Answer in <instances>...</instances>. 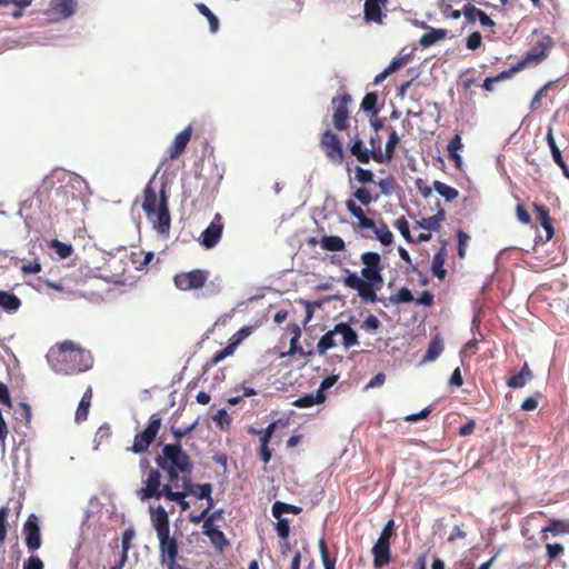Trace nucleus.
<instances>
[{"label":"nucleus","mask_w":569,"mask_h":569,"mask_svg":"<svg viewBox=\"0 0 569 569\" xmlns=\"http://www.w3.org/2000/svg\"><path fill=\"white\" fill-rule=\"evenodd\" d=\"M360 260L363 264L362 279L352 272L343 279V284L356 290L363 301L375 303L378 300L377 290L383 284L381 257L377 252L367 251L361 254Z\"/></svg>","instance_id":"f257e3e1"},{"label":"nucleus","mask_w":569,"mask_h":569,"mask_svg":"<svg viewBox=\"0 0 569 569\" xmlns=\"http://www.w3.org/2000/svg\"><path fill=\"white\" fill-rule=\"evenodd\" d=\"M47 359L57 373L73 375L89 370L93 359L90 351L79 347L70 340L52 347Z\"/></svg>","instance_id":"f03ea898"},{"label":"nucleus","mask_w":569,"mask_h":569,"mask_svg":"<svg viewBox=\"0 0 569 569\" xmlns=\"http://www.w3.org/2000/svg\"><path fill=\"white\" fill-rule=\"evenodd\" d=\"M159 469L168 475L169 482L177 485L180 475H190L193 468L189 455L183 451L181 443H167L154 459Z\"/></svg>","instance_id":"7ed1b4c3"},{"label":"nucleus","mask_w":569,"mask_h":569,"mask_svg":"<svg viewBox=\"0 0 569 569\" xmlns=\"http://www.w3.org/2000/svg\"><path fill=\"white\" fill-rule=\"evenodd\" d=\"M161 469H149L142 473V487L137 491V496L141 501L150 499H161L164 493V488H168L169 483L161 482Z\"/></svg>","instance_id":"20e7f679"},{"label":"nucleus","mask_w":569,"mask_h":569,"mask_svg":"<svg viewBox=\"0 0 569 569\" xmlns=\"http://www.w3.org/2000/svg\"><path fill=\"white\" fill-rule=\"evenodd\" d=\"M161 418L158 413L151 415L147 427L141 432L136 435L133 443L130 448H128V450L133 453L146 452L151 443L156 440L161 429Z\"/></svg>","instance_id":"39448f33"},{"label":"nucleus","mask_w":569,"mask_h":569,"mask_svg":"<svg viewBox=\"0 0 569 569\" xmlns=\"http://www.w3.org/2000/svg\"><path fill=\"white\" fill-rule=\"evenodd\" d=\"M210 272L204 269H193L174 274L173 283L181 291L202 289L208 281Z\"/></svg>","instance_id":"423d86ee"},{"label":"nucleus","mask_w":569,"mask_h":569,"mask_svg":"<svg viewBox=\"0 0 569 569\" xmlns=\"http://www.w3.org/2000/svg\"><path fill=\"white\" fill-rule=\"evenodd\" d=\"M320 147L326 157L335 164H341L345 160V151L339 137L331 130H326L320 138Z\"/></svg>","instance_id":"0eeeda50"},{"label":"nucleus","mask_w":569,"mask_h":569,"mask_svg":"<svg viewBox=\"0 0 569 569\" xmlns=\"http://www.w3.org/2000/svg\"><path fill=\"white\" fill-rule=\"evenodd\" d=\"M223 229V218L220 213H216L210 224L201 232L198 239L199 244L207 250L213 249L220 242Z\"/></svg>","instance_id":"6e6552de"},{"label":"nucleus","mask_w":569,"mask_h":569,"mask_svg":"<svg viewBox=\"0 0 569 569\" xmlns=\"http://www.w3.org/2000/svg\"><path fill=\"white\" fill-rule=\"evenodd\" d=\"M553 41L550 36H543L537 41L520 60L523 68L530 64H538L548 57L549 50L552 48Z\"/></svg>","instance_id":"1a4fd4ad"},{"label":"nucleus","mask_w":569,"mask_h":569,"mask_svg":"<svg viewBox=\"0 0 569 569\" xmlns=\"http://www.w3.org/2000/svg\"><path fill=\"white\" fill-rule=\"evenodd\" d=\"M161 563H166L169 569H173L178 557V542L176 538L170 537V531L158 535Z\"/></svg>","instance_id":"9d476101"},{"label":"nucleus","mask_w":569,"mask_h":569,"mask_svg":"<svg viewBox=\"0 0 569 569\" xmlns=\"http://www.w3.org/2000/svg\"><path fill=\"white\" fill-rule=\"evenodd\" d=\"M350 102L351 97L348 93L332 98V104L335 106L332 122L333 127L339 131H343L349 128L348 104Z\"/></svg>","instance_id":"9b49d317"},{"label":"nucleus","mask_w":569,"mask_h":569,"mask_svg":"<svg viewBox=\"0 0 569 569\" xmlns=\"http://www.w3.org/2000/svg\"><path fill=\"white\" fill-rule=\"evenodd\" d=\"M153 223V228L160 234H168L171 226V218L168 208V199L164 190L162 189L160 192L158 209L156 210V214L152 219H150Z\"/></svg>","instance_id":"f8f14e48"},{"label":"nucleus","mask_w":569,"mask_h":569,"mask_svg":"<svg viewBox=\"0 0 569 569\" xmlns=\"http://www.w3.org/2000/svg\"><path fill=\"white\" fill-rule=\"evenodd\" d=\"M23 533L26 546L30 551H34L41 547L42 540L40 535L39 518L34 513L28 516L23 525Z\"/></svg>","instance_id":"ddd939ff"},{"label":"nucleus","mask_w":569,"mask_h":569,"mask_svg":"<svg viewBox=\"0 0 569 569\" xmlns=\"http://www.w3.org/2000/svg\"><path fill=\"white\" fill-rule=\"evenodd\" d=\"M399 142L400 137L392 130L388 136L385 150H376L373 161L377 163H390L396 156V149Z\"/></svg>","instance_id":"4468645a"},{"label":"nucleus","mask_w":569,"mask_h":569,"mask_svg":"<svg viewBox=\"0 0 569 569\" xmlns=\"http://www.w3.org/2000/svg\"><path fill=\"white\" fill-rule=\"evenodd\" d=\"M192 128L191 126H187L181 132H179L174 139L172 144L168 148L167 154L169 160L177 159L180 154H182L191 139Z\"/></svg>","instance_id":"2eb2a0df"},{"label":"nucleus","mask_w":569,"mask_h":569,"mask_svg":"<svg viewBox=\"0 0 569 569\" xmlns=\"http://www.w3.org/2000/svg\"><path fill=\"white\" fill-rule=\"evenodd\" d=\"M212 493V486L211 483H202V485H196L194 492L192 493L198 499H206L208 501V507L203 509L200 515L198 516H190V521L193 523H199L202 521V519L210 512L211 508L213 507V499L211 497Z\"/></svg>","instance_id":"dca6fc26"},{"label":"nucleus","mask_w":569,"mask_h":569,"mask_svg":"<svg viewBox=\"0 0 569 569\" xmlns=\"http://www.w3.org/2000/svg\"><path fill=\"white\" fill-rule=\"evenodd\" d=\"M373 556V567L383 568L391 560V545L377 540L371 549Z\"/></svg>","instance_id":"f3484780"},{"label":"nucleus","mask_w":569,"mask_h":569,"mask_svg":"<svg viewBox=\"0 0 569 569\" xmlns=\"http://www.w3.org/2000/svg\"><path fill=\"white\" fill-rule=\"evenodd\" d=\"M388 3V0H366L363 6L365 19L376 23H382L385 14L382 8Z\"/></svg>","instance_id":"a211bd4d"},{"label":"nucleus","mask_w":569,"mask_h":569,"mask_svg":"<svg viewBox=\"0 0 569 569\" xmlns=\"http://www.w3.org/2000/svg\"><path fill=\"white\" fill-rule=\"evenodd\" d=\"M152 526L158 535L170 531L168 512L162 506L150 507Z\"/></svg>","instance_id":"6ab92c4d"},{"label":"nucleus","mask_w":569,"mask_h":569,"mask_svg":"<svg viewBox=\"0 0 569 569\" xmlns=\"http://www.w3.org/2000/svg\"><path fill=\"white\" fill-rule=\"evenodd\" d=\"M159 200L157 192L152 186V181H149L143 189L142 209L146 212L148 219H152L158 209Z\"/></svg>","instance_id":"aec40b11"},{"label":"nucleus","mask_w":569,"mask_h":569,"mask_svg":"<svg viewBox=\"0 0 569 569\" xmlns=\"http://www.w3.org/2000/svg\"><path fill=\"white\" fill-rule=\"evenodd\" d=\"M347 210L358 219V228L363 229H375L377 223L373 219L368 218L360 206H358L355 200L349 199L346 201Z\"/></svg>","instance_id":"412c9836"},{"label":"nucleus","mask_w":569,"mask_h":569,"mask_svg":"<svg viewBox=\"0 0 569 569\" xmlns=\"http://www.w3.org/2000/svg\"><path fill=\"white\" fill-rule=\"evenodd\" d=\"M349 151L357 159V161L362 164L369 163L371 159L373 160L376 153L366 148L362 139L360 138H355L351 140L349 144Z\"/></svg>","instance_id":"4be33fe9"},{"label":"nucleus","mask_w":569,"mask_h":569,"mask_svg":"<svg viewBox=\"0 0 569 569\" xmlns=\"http://www.w3.org/2000/svg\"><path fill=\"white\" fill-rule=\"evenodd\" d=\"M532 209L538 216V220L540 221L541 227L546 231L547 240H551L555 236V229L552 226V219L549 214V210L546 206L540 204L538 202L532 203Z\"/></svg>","instance_id":"5701e85b"},{"label":"nucleus","mask_w":569,"mask_h":569,"mask_svg":"<svg viewBox=\"0 0 569 569\" xmlns=\"http://www.w3.org/2000/svg\"><path fill=\"white\" fill-rule=\"evenodd\" d=\"M288 330L292 332V338L290 340V348L288 352L282 353L281 357H284L287 355H296L299 353L302 357H311L313 355L312 350L305 351L301 346H299V339L301 337V329L298 323H289Z\"/></svg>","instance_id":"b1692460"},{"label":"nucleus","mask_w":569,"mask_h":569,"mask_svg":"<svg viewBox=\"0 0 569 569\" xmlns=\"http://www.w3.org/2000/svg\"><path fill=\"white\" fill-rule=\"evenodd\" d=\"M533 378V372L530 369L528 362H525L521 370L512 372L507 380V386L512 389L522 388Z\"/></svg>","instance_id":"393cba45"},{"label":"nucleus","mask_w":569,"mask_h":569,"mask_svg":"<svg viewBox=\"0 0 569 569\" xmlns=\"http://www.w3.org/2000/svg\"><path fill=\"white\" fill-rule=\"evenodd\" d=\"M77 9V0H51L50 11L61 19L71 17Z\"/></svg>","instance_id":"a878e982"},{"label":"nucleus","mask_w":569,"mask_h":569,"mask_svg":"<svg viewBox=\"0 0 569 569\" xmlns=\"http://www.w3.org/2000/svg\"><path fill=\"white\" fill-rule=\"evenodd\" d=\"M540 533L543 541L548 539V533L553 537L569 533V520L550 519L549 523L541 528Z\"/></svg>","instance_id":"bb28decb"},{"label":"nucleus","mask_w":569,"mask_h":569,"mask_svg":"<svg viewBox=\"0 0 569 569\" xmlns=\"http://www.w3.org/2000/svg\"><path fill=\"white\" fill-rule=\"evenodd\" d=\"M447 257L448 252L445 242L442 247L439 248L438 251L435 253L431 263V271L433 276L437 277L439 280H445L447 276V270L445 269Z\"/></svg>","instance_id":"cd10ccee"},{"label":"nucleus","mask_w":569,"mask_h":569,"mask_svg":"<svg viewBox=\"0 0 569 569\" xmlns=\"http://www.w3.org/2000/svg\"><path fill=\"white\" fill-rule=\"evenodd\" d=\"M133 529L129 528L123 531L121 539V553L119 560L110 569H123L124 565L128 561V552L130 550L131 540L133 539Z\"/></svg>","instance_id":"c85d7f7f"},{"label":"nucleus","mask_w":569,"mask_h":569,"mask_svg":"<svg viewBox=\"0 0 569 569\" xmlns=\"http://www.w3.org/2000/svg\"><path fill=\"white\" fill-rule=\"evenodd\" d=\"M335 332L342 336V345L346 349L359 345L357 332L348 323H337L335 326Z\"/></svg>","instance_id":"c756f323"},{"label":"nucleus","mask_w":569,"mask_h":569,"mask_svg":"<svg viewBox=\"0 0 569 569\" xmlns=\"http://www.w3.org/2000/svg\"><path fill=\"white\" fill-rule=\"evenodd\" d=\"M463 13L468 20H478L482 27H495L496 24L495 21L485 11L473 6L465 7Z\"/></svg>","instance_id":"7c9ffc66"},{"label":"nucleus","mask_w":569,"mask_h":569,"mask_svg":"<svg viewBox=\"0 0 569 569\" xmlns=\"http://www.w3.org/2000/svg\"><path fill=\"white\" fill-rule=\"evenodd\" d=\"M21 307V300L14 293L0 290V308L12 313Z\"/></svg>","instance_id":"2f4dec72"},{"label":"nucleus","mask_w":569,"mask_h":569,"mask_svg":"<svg viewBox=\"0 0 569 569\" xmlns=\"http://www.w3.org/2000/svg\"><path fill=\"white\" fill-rule=\"evenodd\" d=\"M327 399L326 393L317 391L316 393H309L296 399L292 405L298 408H310L315 405L323 403Z\"/></svg>","instance_id":"473e14b6"},{"label":"nucleus","mask_w":569,"mask_h":569,"mask_svg":"<svg viewBox=\"0 0 569 569\" xmlns=\"http://www.w3.org/2000/svg\"><path fill=\"white\" fill-rule=\"evenodd\" d=\"M446 219L445 209L440 208L438 212L431 217L423 218L420 221H417V226L425 230H438L440 228V223Z\"/></svg>","instance_id":"72a5a7b5"},{"label":"nucleus","mask_w":569,"mask_h":569,"mask_svg":"<svg viewBox=\"0 0 569 569\" xmlns=\"http://www.w3.org/2000/svg\"><path fill=\"white\" fill-rule=\"evenodd\" d=\"M462 139L460 134H456L448 143L447 150L450 160L455 163L456 168H460L462 163V159L459 154V151L462 149Z\"/></svg>","instance_id":"f704fd0d"},{"label":"nucleus","mask_w":569,"mask_h":569,"mask_svg":"<svg viewBox=\"0 0 569 569\" xmlns=\"http://www.w3.org/2000/svg\"><path fill=\"white\" fill-rule=\"evenodd\" d=\"M443 341L439 335H436L429 342L427 352L422 359V362L435 361L443 351Z\"/></svg>","instance_id":"c9c22d12"},{"label":"nucleus","mask_w":569,"mask_h":569,"mask_svg":"<svg viewBox=\"0 0 569 569\" xmlns=\"http://www.w3.org/2000/svg\"><path fill=\"white\" fill-rule=\"evenodd\" d=\"M91 399H92V389H91V387H89L84 391V393L78 405V408L76 411V421L81 422V421L87 420L88 413H89V408L91 406Z\"/></svg>","instance_id":"e433bc0d"},{"label":"nucleus","mask_w":569,"mask_h":569,"mask_svg":"<svg viewBox=\"0 0 569 569\" xmlns=\"http://www.w3.org/2000/svg\"><path fill=\"white\" fill-rule=\"evenodd\" d=\"M446 36L447 31L445 29H431L421 36L419 43L423 48H429L436 42L445 39Z\"/></svg>","instance_id":"4c0bfd02"},{"label":"nucleus","mask_w":569,"mask_h":569,"mask_svg":"<svg viewBox=\"0 0 569 569\" xmlns=\"http://www.w3.org/2000/svg\"><path fill=\"white\" fill-rule=\"evenodd\" d=\"M320 243L327 251H343L346 249V243L339 236H323Z\"/></svg>","instance_id":"58836bf2"},{"label":"nucleus","mask_w":569,"mask_h":569,"mask_svg":"<svg viewBox=\"0 0 569 569\" xmlns=\"http://www.w3.org/2000/svg\"><path fill=\"white\" fill-rule=\"evenodd\" d=\"M546 140H547V143H548L549 148H550L553 161L558 166H562L563 164V158L561 156L560 149L558 148V146L556 143V140H555V137H553V129H552L551 126H549L547 128Z\"/></svg>","instance_id":"ea45409f"},{"label":"nucleus","mask_w":569,"mask_h":569,"mask_svg":"<svg viewBox=\"0 0 569 569\" xmlns=\"http://www.w3.org/2000/svg\"><path fill=\"white\" fill-rule=\"evenodd\" d=\"M302 511L300 507H297L295 505H289L282 501H276L272 505V516L276 519H279L283 513H293L299 515Z\"/></svg>","instance_id":"a19ab883"},{"label":"nucleus","mask_w":569,"mask_h":569,"mask_svg":"<svg viewBox=\"0 0 569 569\" xmlns=\"http://www.w3.org/2000/svg\"><path fill=\"white\" fill-rule=\"evenodd\" d=\"M433 189L447 201H452L459 197V191L456 188L438 180L433 182Z\"/></svg>","instance_id":"79ce46f5"},{"label":"nucleus","mask_w":569,"mask_h":569,"mask_svg":"<svg viewBox=\"0 0 569 569\" xmlns=\"http://www.w3.org/2000/svg\"><path fill=\"white\" fill-rule=\"evenodd\" d=\"M336 335L337 332H335L333 328L332 330H329L320 338L317 345V352L319 355H325L329 349L333 348L337 345L335 340Z\"/></svg>","instance_id":"37998d69"},{"label":"nucleus","mask_w":569,"mask_h":569,"mask_svg":"<svg viewBox=\"0 0 569 569\" xmlns=\"http://www.w3.org/2000/svg\"><path fill=\"white\" fill-rule=\"evenodd\" d=\"M321 562L325 569H336V558L330 556L326 540L321 538L318 542Z\"/></svg>","instance_id":"c03bdc74"},{"label":"nucleus","mask_w":569,"mask_h":569,"mask_svg":"<svg viewBox=\"0 0 569 569\" xmlns=\"http://www.w3.org/2000/svg\"><path fill=\"white\" fill-rule=\"evenodd\" d=\"M373 232L382 246H390L393 242V234L383 221L376 226Z\"/></svg>","instance_id":"a18cd8bd"},{"label":"nucleus","mask_w":569,"mask_h":569,"mask_svg":"<svg viewBox=\"0 0 569 569\" xmlns=\"http://www.w3.org/2000/svg\"><path fill=\"white\" fill-rule=\"evenodd\" d=\"M236 350L232 346L228 345L224 349L217 351L203 366L204 370H209L217 366L220 361L227 357L233 355Z\"/></svg>","instance_id":"49530a36"},{"label":"nucleus","mask_w":569,"mask_h":569,"mask_svg":"<svg viewBox=\"0 0 569 569\" xmlns=\"http://www.w3.org/2000/svg\"><path fill=\"white\" fill-rule=\"evenodd\" d=\"M207 537L210 539L211 543L220 551H222L229 543L224 533L218 527L207 531Z\"/></svg>","instance_id":"de8ad7c7"},{"label":"nucleus","mask_w":569,"mask_h":569,"mask_svg":"<svg viewBox=\"0 0 569 569\" xmlns=\"http://www.w3.org/2000/svg\"><path fill=\"white\" fill-rule=\"evenodd\" d=\"M198 11L207 18L210 27V31L212 33L217 32L219 29V20L218 18L211 12V10L204 4V3H197L196 4Z\"/></svg>","instance_id":"09e8293b"},{"label":"nucleus","mask_w":569,"mask_h":569,"mask_svg":"<svg viewBox=\"0 0 569 569\" xmlns=\"http://www.w3.org/2000/svg\"><path fill=\"white\" fill-rule=\"evenodd\" d=\"M377 101V93L368 92L361 101V109L366 112H371L373 116H376L378 113Z\"/></svg>","instance_id":"8fccbe9b"},{"label":"nucleus","mask_w":569,"mask_h":569,"mask_svg":"<svg viewBox=\"0 0 569 569\" xmlns=\"http://www.w3.org/2000/svg\"><path fill=\"white\" fill-rule=\"evenodd\" d=\"M565 553V547L561 543H546V557L548 562H553Z\"/></svg>","instance_id":"3c124183"},{"label":"nucleus","mask_w":569,"mask_h":569,"mask_svg":"<svg viewBox=\"0 0 569 569\" xmlns=\"http://www.w3.org/2000/svg\"><path fill=\"white\" fill-rule=\"evenodd\" d=\"M393 537H396L395 521L393 519H390L383 526L380 536L377 540L391 545V539Z\"/></svg>","instance_id":"603ef678"},{"label":"nucleus","mask_w":569,"mask_h":569,"mask_svg":"<svg viewBox=\"0 0 569 569\" xmlns=\"http://www.w3.org/2000/svg\"><path fill=\"white\" fill-rule=\"evenodd\" d=\"M252 333V327L244 326L240 328L230 339L229 345L236 350V348L250 335Z\"/></svg>","instance_id":"864d4df0"},{"label":"nucleus","mask_w":569,"mask_h":569,"mask_svg":"<svg viewBox=\"0 0 569 569\" xmlns=\"http://www.w3.org/2000/svg\"><path fill=\"white\" fill-rule=\"evenodd\" d=\"M51 248L54 249L56 253L61 258L66 259L70 257L73 252V248L71 244L61 242L59 240H53L51 242Z\"/></svg>","instance_id":"5fc2aeb1"},{"label":"nucleus","mask_w":569,"mask_h":569,"mask_svg":"<svg viewBox=\"0 0 569 569\" xmlns=\"http://www.w3.org/2000/svg\"><path fill=\"white\" fill-rule=\"evenodd\" d=\"M395 227L399 230V232L407 242L415 243V239L411 237L410 233L409 223L403 216L396 220Z\"/></svg>","instance_id":"6e6d98bb"},{"label":"nucleus","mask_w":569,"mask_h":569,"mask_svg":"<svg viewBox=\"0 0 569 569\" xmlns=\"http://www.w3.org/2000/svg\"><path fill=\"white\" fill-rule=\"evenodd\" d=\"M10 509L7 506L0 508V545H3L7 538L8 516Z\"/></svg>","instance_id":"4d7b16f0"},{"label":"nucleus","mask_w":569,"mask_h":569,"mask_svg":"<svg viewBox=\"0 0 569 569\" xmlns=\"http://www.w3.org/2000/svg\"><path fill=\"white\" fill-rule=\"evenodd\" d=\"M353 198L357 199L362 206H369L371 202L377 200V197L373 198L370 191L365 187L358 188L353 192Z\"/></svg>","instance_id":"13d9d810"},{"label":"nucleus","mask_w":569,"mask_h":569,"mask_svg":"<svg viewBox=\"0 0 569 569\" xmlns=\"http://www.w3.org/2000/svg\"><path fill=\"white\" fill-rule=\"evenodd\" d=\"M174 485L170 482L169 487L168 488H164V493H163V497L162 498H166L168 499L169 501H173V502H178V503H182V501L186 499L187 497V492H183V491H174L172 489Z\"/></svg>","instance_id":"bf43d9fd"},{"label":"nucleus","mask_w":569,"mask_h":569,"mask_svg":"<svg viewBox=\"0 0 569 569\" xmlns=\"http://www.w3.org/2000/svg\"><path fill=\"white\" fill-rule=\"evenodd\" d=\"M390 300L393 303H409L415 300L411 291L407 288H401L398 290L396 296L391 297Z\"/></svg>","instance_id":"052dcab7"},{"label":"nucleus","mask_w":569,"mask_h":569,"mask_svg":"<svg viewBox=\"0 0 569 569\" xmlns=\"http://www.w3.org/2000/svg\"><path fill=\"white\" fill-rule=\"evenodd\" d=\"M457 238H458V256H459V258L463 259L466 257V250H467V246L470 240V237L465 231L458 230Z\"/></svg>","instance_id":"680f3d73"},{"label":"nucleus","mask_w":569,"mask_h":569,"mask_svg":"<svg viewBox=\"0 0 569 569\" xmlns=\"http://www.w3.org/2000/svg\"><path fill=\"white\" fill-rule=\"evenodd\" d=\"M278 421L271 422L266 429L262 430H254L251 429L250 432L258 435L260 440H268L271 441V438L276 431Z\"/></svg>","instance_id":"e2e57ef3"},{"label":"nucleus","mask_w":569,"mask_h":569,"mask_svg":"<svg viewBox=\"0 0 569 569\" xmlns=\"http://www.w3.org/2000/svg\"><path fill=\"white\" fill-rule=\"evenodd\" d=\"M378 187L385 196H390L395 191L396 180L392 177L380 179Z\"/></svg>","instance_id":"0e129e2a"},{"label":"nucleus","mask_w":569,"mask_h":569,"mask_svg":"<svg viewBox=\"0 0 569 569\" xmlns=\"http://www.w3.org/2000/svg\"><path fill=\"white\" fill-rule=\"evenodd\" d=\"M356 179L362 184L373 182V172L369 169L356 167Z\"/></svg>","instance_id":"69168bd1"},{"label":"nucleus","mask_w":569,"mask_h":569,"mask_svg":"<svg viewBox=\"0 0 569 569\" xmlns=\"http://www.w3.org/2000/svg\"><path fill=\"white\" fill-rule=\"evenodd\" d=\"M277 520L278 521L276 523V530H277L278 536L281 539H287L290 533L289 520L286 518H281V517H279V519H277Z\"/></svg>","instance_id":"338daca9"},{"label":"nucleus","mask_w":569,"mask_h":569,"mask_svg":"<svg viewBox=\"0 0 569 569\" xmlns=\"http://www.w3.org/2000/svg\"><path fill=\"white\" fill-rule=\"evenodd\" d=\"M270 441L260 440L259 458L263 463H268L272 458V450L269 447Z\"/></svg>","instance_id":"774afa93"}]
</instances>
